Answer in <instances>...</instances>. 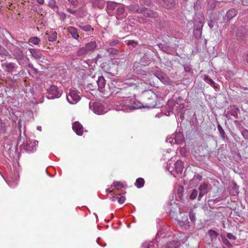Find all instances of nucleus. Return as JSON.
Segmentation results:
<instances>
[{
  "label": "nucleus",
  "mask_w": 248,
  "mask_h": 248,
  "mask_svg": "<svg viewBox=\"0 0 248 248\" xmlns=\"http://www.w3.org/2000/svg\"><path fill=\"white\" fill-rule=\"evenodd\" d=\"M204 17L202 13H199L196 15L194 18V31H199L198 34H202V31L204 24Z\"/></svg>",
  "instance_id": "nucleus-3"
},
{
  "label": "nucleus",
  "mask_w": 248,
  "mask_h": 248,
  "mask_svg": "<svg viewBox=\"0 0 248 248\" xmlns=\"http://www.w3.org/2000/svg\"><path fill=\"white\" fill-rule=\"evenodd\" d=\"M142 107V105L140 104L139 103L138 104H137L136 103H134V104L129 106V108H131L132 109H137L139 108H141Z\"/></svg>",
  "instance_id": "nucleus-35"
},
{
  "label": "nucleus",
  "mask_w": 248,
  "mask_h": 248,
  "mask_svg": "<svg viewBox=\"0 0 248 248\" xmlns=\"http://www.w3.org/2000/svg\"><path fill=\"white\" fill-rule=\"evenodd\" d=\"M120 43V41L118 40L113 41L109 43L110 46H115L118 45Z\"/></svg>",
  "instance_id": "nucleus-44"
},
{
  "label": "nucleus",
  "mask_w": 248,
  "mask_h": 248,
  "mask_svg": "<svg viewBox=\"0 0 248 248\" xmlns=\"http://www.w3.org/2000/svg\"><path fill=\"white\" fill-rule=\"evenodd\" d=\"M79 27L80 29H81L82 30L84 31H89L91 29V26L90 25H79Z\"/></svg>",
  "instance_id": "nucleus-32"
},
{
  "label": "nucleus",
  "mask_w": 248,
  "mask_h": 248,
  "mask_svg": "<svg viewBox=\"0 0 248 248\" xmlns=\"http://www.w3.org/2000/svg\"><path fill=\"white\" fill-rule=\"evenodd\" d=\"M107 51L110 54L115 55L118 53V50L114 48H109L107 49Z\"/></svg>",
  "instance_id": "nucleus-30"
},
{
  "label": "nucleus",
  "mask_w": 248,
  "mask_h": 248,
  "mask_svg": "<svg viewBox=\"0 0 248 248\" xmlns=\"http://www.w3.org/2000/svg\"><path fill=\"white\" fill-rule=\"evenodd\" d=\"M161 82H162L163 83H164L165 82H166V80L167 79H168L169 78H158Z\"/></svg>",
  "instance_id": "nucleus-51"
},
{
  "label": "nucleus",
  "mask_w": 248,
  "mask_h": 248,
  "mask_svg": "<svg viewBox=\"0 0 248 248\" xmlns=\"http://www.w3.org/2000/svg\"><path fill=\"white\" fill-rule=\"evenodd\" d=\"M198 191L196 189H194L190 196V198L192 200L195 199L198 195Z\"/></svg>",
  "instance_id": "nucleus-33"
},
{
  "label": "nucleus",
  "mask_w": 248,
  "mask_h": 248,
  "mask_svg": "<svg viewBox=\"0 0 248 248\" xmlns=\"http://www.w3.org/2000/svg\"><path fill=\"white\" fill-rule=\"evenodd\" d=\"M227 237L229 239H231V240H235L236 239V237L233 235L232 233H228L227 234Z\"/></svg>",
  "instance_id": "nucleus-43"
},
{
  "label": "nucleus",
  "mask_w": 248,
  "mask_h": 248,
  "mask_svg": "<svg viewBox=\"0 0 248 248\" xmlns=\"http://www.w3.org/2000/svg\"><path fill=\"white\" fill-rule=\"evenodd\" d=\"M88 52L94 50L96 47V43L95 41L90 42L84 46Z\"/></svg>",
  "instance_id": "nucleus-19"
},
{
  "label": "nucleus",
  "mask_w": 248,
  "mask_h": 248,
  "mask_svg": "<svg viewBox=\"0 0 248 248\" xmlns=\"http://www.w3.org/2000/svg\"><path fill=\"white\" fill-rule=\"evenodd\" d=\"M114 187V189L116 190L120 191L124 187V186L120 182H115L113 183V185L111 186V187Z\"/></svg>",
  "instance_id": "nucleus-21"
},
{
  "label": "nucleus",
  "mask_w": 248,
  "mask_h": 248,
  "mask_svg": "<svg viewBox=\"0 0 248 248\" xmlns=\"http://www.w3.org/2000/svg\"><path fill=\"white\" fill-rule=\"evenodd\" d=\"M127 16L125 8L123 5L120 4L116 8V17L118 20H122Z\"/></svg>",
  "instance_id": "nucleus-5"
},
{
  "label": "nucleus",
  "mask_w": 248,
  "mask_h": 248,
  "mask_svg": "<svg viewBox=\"0 0 248 248\" xmlns=\"http://www.w3.org/2000/svg\"><path fill=\"white\" fill-rule=\"evenodd\" d=\"M46 35L47 36L48 40L49 42H53L57 39V33L56 31H52L50 33H46Z\"/></svg>",
  "instance_id": "nucleus-20"
},
{
  "label": "nucleus",
  "mask_w": 248,
  "mask_h": 248,
  "mask_svg": "<svg viewBox=\"0 0 248 248\" xmlns=\"http://www.w3.org/2000/svg\"><path fill=\"white\" fill-rule=\"evenodd\" d=\"M111 192H112V190H109V193H111Z\"/></svg>",
  "instance_id": "nucleus-60"
},
{
  "label": "nucleus",
  "mask_w": 248,
  "mask_h": 248,
  "mask_svg": "<svg viewBox=\"0 0 248 248\" xmlns=\"http://www.w3.org/2000/svg\"><path fill=\"white\" fill-rule=\"evenodd\" d=\"M124 83L127 84L128 87H124L122 89H120L116 92V96L118 97H127L129 93L128 89V87L131 88L134 90H138L141 93H143V92L149 88V85L146 82L137 81L135 78H126Z\"/></svg>",
  "instance_id": "nucleus-1"
},
{
  "label": "nucleus",
  "mask_w": 248,
  "mask_h": 248,
  "mask_svg": "<svg viewBox=\"0 0 248 248\" xmlns=\"http://www.w3.org/2000/svg\"><path fill=\"white\" fill-rule=\"evenodd\" d=\"M101 56L100 54H98L97 57H96V61L98 60L99 58H101Z\"/></svg>",
  "instance_id": "nucleus-55"
},
{
  "label": "nucleus",
  "mask_w": 248,
  "mask_h": 248,
  "mask_svg": "<svg viewBox=\"0 0 248 248\" xmlns=\"http://www.w3.org/2000/svg\"><path fill=\"white\" fill-rule=\"evenodd\" d=\"M206 193H202V191H200V194H199V197H202L203 196H204L205 194H206Z\"/></svg>",
  "instance_id": "nucleus-52"
},
{
  "label": "nucleus",
  "mask_w": 248,
  "mask_h": 248,
  "mask_svg": "<svg viewBox=\"0 0 248 248\" xmlns=\"http://www.w3.org/2000/svg\"><path fill=\"white\" fill-rule=\"evenodd\" d=\"M179 246L178 241H172L164 244L161 248H178Z\"/></svg>",
  "instance_id": "nucleus-13"
},
{
  "label": "nucleus",
  "mask_w": 248,
  "mask_h": 248,
  "mask_svg": "<svg viewBox=\"0 0 248 248\" xmlns=\"http://www.w3.org/2000/svg\"><path fill=\"white\" fill-rule=\"evenodd\" d=\"M23 61H27V63H28V66L29 67H30L31 68L33 69L35 71V72H36V73L38 72L37 71L36 69H34V68L33 64L30 62V60H29V59L28 58L26 57L25 58L24 60H23Z\"/></svg>",
  "instance_id": "nucleus-34"
},
{
  "label": "nucleus",
  "mask_w": 248,
  "mask_h": 248,
  "mask_svg": "<svg viewBox=\"0 0 248 248\" xmlns=\"http://www.w3.org/2000/svg\"><path fill=\"white\" fill-rule=\"evenodd\" d=\"M217 128L221 135H224L225 134V132L224 130L222 129L220 124H218L217 125Z\"/></svg>",
  "instance_id": "nucleus-42"
},
{
  "label": "nucleus",
  "mask_w": 248,
  "mask_h": 248,
  "mask_svg": "<svg viewBox=\"0 0 248 248\" xmlns=\"http://www.w3.org/2000/svg\"><path fill=\"white\" fill-rule=\"evenodd\" d=\"M88 52L84 46L79 48L77 51V55L78 56H82L86 55Z\"/></svg>",
  "instance_id": "nucleus-23"
},
{
  "label": "nucleus",
  "mask_w": 248,
  "mask_h": 248,
  "mask_svg": "<svg viewBox=\"0 0 248 248\" xmlns=\"http://www.w3.org/2000/svg\"><path fill=\"white\" fill-rule=\"evenodd\" d=\"M29 51L31 54L32 57H33L34 59L37 60L42 59L43 55L40 50L33 48H29Z\"/></svg>",
  "instance_id": "nucleus-11"
},
{
  "label": "nucleus",
  "mask_w": 248,
  "mask_h": 248,
  "mask_svg": "<svg viewBox=\"0 0 248 248\" xmlns=\"http://www.w3.org/2000/svg\"><path fill=\"white\" fill-rule=\"evenodd\" d=\"M67 99L69 103L73 104L74 103L72 102V101L77 102L79 100L80 97L75 91L72 90L70 91L68 95L67 96Z\"/></svg>",
  "instance_id": "nucleus-8"
},
{
  "label": "nucleus",
  "mask_w": 248,
  "mask_h": 248,
  "mask_svg": "<svg viewBox=\"0 0 248 248\" xmlns=\"http://www.w3.org/2000/svg\"><path fill=\"white\" fill-rule=\"evenodd\" d=\"M69 33L72 35V37L75 39H78L79 35L78 33V31L76 28L73 27H69L68 28Z\"/></svg>",
  "instance_id": "nucleus-15"
},
{
  "label": "nucleus",
  "mask_w": 248,
  "mask_h": 248,
  "mask_svg": "<svg viewBox=\"0 0 248 248\" xmlns=\"http://www.w3.org/2000/svg\"><path fill=\"white\" fill-rule=\"evenodd\" d=\"M128 9L130 11L134 13H140L142 11V8H139L138 5H131L128 7Z\"/></svg>",
  "instance_id": "nucleus-22"
},
{
  "label": "nucleus",
  "mask_w": 248,
  "mask_h": 248,
  "mask_svg": "<svg viewBox=\"0 0 248 248\" xmlns=\"http://www.w3.org/2000/svg\"><path fill=\"white\" fill-rule=\"evenodd\" d=\"M67 11L71 13V14H74L76 13V11L75 10H72V9H67Z\"/></svg>",
  "instance_id": "nucleus-47"
},
{
  "label": "nucleus",
  "mask_w": 248,
  "mask_h": 248,
  "mask_svg": "<svg viewBox=\"0 0 248 248\" xmlns=\"http://www.w3.org/2000/svg\"><path fill=\"white\" fill-rule=\"evenodd\" d=\"M140 13L142 14L143 15L146 17L155 18L157 16V14L156 13L147 8H142V11Z\"/></svg>",
  "instance_id": "nucleus-12"
},
{
  "label": "nucleus",
  "mask_w": 248,
  "mask_h": 248,
  "mask_svg": "<svg viewBox=\"0 0 248 248\" xmlns=\"http://www.w3.org/2000/svg\"><path fill=\"white\" fill-rule=\"evenodd\" d=\"M198 33H199V31H196V32H195V31H194V33L196 35V37H200L201 35H201H199Z\"/></svg>",
  "instance_id": "nucleus-53"
},
{
  "label": "nucleus",
  "mask_w": 248,
  "mask_h": 248,
  "mask_svg": "<svg viewBox=\"0 0 248 248\" xmlns=\"http://www.w3.org/2000/svg\"><path fill=\"white\" fill-rule=\"evenodd\" d=\"M118 197H115V196H113L112 198V201L113 202H115L116 200H118Z\"/></svg>",
  "instance_id": "nucleus-54"
},
{
  "label": "nucleus",
  "mask_w": 248,
  "mask_h": 248,
  "mask_svg": "<svg viewBox=\"0 0 248 248\" xmlns=\"http://www.w3.org/2000/svg\"><path fill=\"white\" fill-rule=\"evenodd\" d=\"M189 216L192 222H193L196 220L195 215L192 212L190 211Z\"/></svg>",
  "instance_id": "nucleus-39"
},
{
  "label": "nucleus",
  "mask_w": 248,
  "mask_h": 248,
  "mask_svg": "<svg viewBox=\"0 0 248 248\" xmlns=\"http://www.w3.org/2000/svg\"><path fill=\"white\" fill-rule=\"evenodd\" d=\"M98 78H103V77H102V76H99Z\"/></svg>",
  "instance_id": "nucleus-61"
},
{
  "label": "nucleus",
  "mask_w": 248,
  "mask_h": 248,
  "mask_svg": "<svg viewBox=\"0 0 248 248\" xmlns=\"http://www.w3.org/2000/svg\"><path fill=\"white\" fill-rule=\"evenodd\" d=\"M125 200V198L124 196H121L118 197V202L119 203L122 204L123 203Z\"/></svg>",
  "instance_id": "nucleus-41"
},
{
  "label": "nucleus",
  "mask_w": 248,
  "mask_h": 248,
  "mask_svg": "<svg viewBox=\"0 0 248 248\" xmlns=\"http://www.w3.org/2000/svg\"><path fill=\"white\" fill-rule=\"evenodd\" d=\"M99 88H103L106 84L105 78H98L97 80L96 81Z\"/></svg>",
  "instance_id": "nucleus-26"
},
{
  "label": "nucleus",
  "mask_w": 248,
  "mask_h": 248,
  "mask_svg": "<svg viewBox=\"0 0 248 248\" xmlns=\"http://www.w3.org/2000/svg\"><path fill=\"white\" fill-rule=\"evenodd\" d=\"M209 186L206 183H204L203 185H201L199 187L200 191H202L203 193H207L208 192Z\"/></svg>",
  "instance_id": "nucleus-27"
},
{
  "label": "nucleus",
  "mask_w": 248,
  "mask_h": 248,
  "mask_svg": "<svg viewBox=\"0 0 248 248\" xmlns=\"http://www.w3.org/2000/svg\"><path fill=\"white\" fill-rule=\"evenodd\" d=\"M184 69L186 73H190L191 72V68L188 65H184Z\"/></svg>",
  "instance_id": "nucleus-40"
},
{
  "label": "nucleus",
  "mask_w": 248,
  "mask_h": 248,
  "mask_svg": "<svg viewBox=\"0 0 248 248\" xmlns=\"http://www.w3.org/2000/svg\"><path fill=\"white\" fill-rule=\"evenodd\" d=\"M155 1H156L157 2H158L159 3V0H155Z\"/></svg>",
  "instance_id": "nucleus-59"
},
{
  "label": "nucleus",
  "mask_w": 248,
  "mask_h": 248,
  "mask_svg": "<svg viewBox=\"0 0 248 248\" xmlns=\"http://www.w3.org/2000/svg\"><path fill=\"white\" fill-rule=\"evenodd\" d=\"M175 171L178 173H182L183 170V162L181 160H177L174 164Z\"/></svg>",
  "instance_id": "nucleus-14"
},
{
  "label": "nucleus",
  "mask_w": 248,
  "mask_h": 248,
  "mask_svg": "<svg viewBox=\"0 0 248 248\" xmlns=\"http://www.w3.org/2000/svg\"><path fill=\"white\" fill-rule=\"evenodd\" d=\"M184 0V1H187V0Z\"/></svg>",
  "instance_id": "nucleus-63"
},
{
  "label": "nucleus",
  "mask_w": 248,
  "mask_h": 248,
  "mask_svg": "<svg viewBox=\"0 0 248 248\" xmlns=\"http://www.w3.org/2000/svg\"><path fill=\"white\" fill-rule=\"evenodd\" d=\"M7 183L8 184V185H9V186H10V184H9L7 182Z\"/></svg>",
  "instance_id": "nucleus-62"
},
{
  "label": "nucleus",
  "mask_w": 248,
  "mask_h": 248,
  "mask_svg": "<svg viewBox=\"0 0 248 248\" xmlns=\"http://www.w3.org/2000/svg\"><path fill=\"white\" fill-rule=\"evenodd\" d=\"M47 92L48 94V97L49 98H58L61 95L58 88L54 85L51 86L48 89Z\"/></svg>",
  "instance_id": "nucleus-6"
},
{
  "label": "nucleus",
  "mask_w": 248,
  "mask_h": 248,
  "mask_svg": "<svg viewBox=\"0 0 248 248\" xmlns=\"http://www.w3.org/2000/svg\"><path fill=\"white\" fill-rule=\"evenodd\" d=\"M12 54L15 57V58L17 61L20 64H24L23 60H24L25 57L23 51L20 48L17 46H14L12 51Z\"/></svg>",
  "instance_id": "nucleus-4"
},
{
  "label": "nucleus",
  "mask_w": 248,
  "mask_h": 248,
  "mask_svg": "<svg viewBox=\"0 0 248 248\" xmlns=\"http://www.w3.org/2000/svg\"><path fill=\"white\" fill-rule=\"evenodd\" d=\"M93 108L94 112L98 114H101L104 110L103 106L98 103H94Z\"/></svg>",
  "instance_id": "nucleus-16"
},
{
  "label": "nucleus",
  "mask_w": 248,
  "mask_h": 248,
  "mask_svg": "<svg viewBox=\"0 0 248 248\" xmlns=\"http://www.w3.org/2000/svg\"><path fill=\"white\" fill-rule=\"evenodd\" d=\"M159 4L161 5L163 7L168 9L173 8L175 5L173 0H159Z\"/></svg>",
  "instance_id": "nucleus-10"
},
{
  "label": "nucleus",
  "mask_w": 248,
  "mask_h": 248,
  "mask_svg": "<svg viewBox=\"0 0 248 248\" xmlns=\"http://www.w3.org/2000/svg\"><path fill=\"white\" fill-rule=\"evenodd\" d=\"M72 128L78 136H81L83 133V126L78 122H75L73 124Z\"/></svg>",
  "instance_id": "nucleus-9"
},
{
  "label": "nucleus",
  "mask_w": 248,
  "mask_h": 248,
  "mask_svg": "<svg viewBox=\"0 0 248 248\" xmlns=\"http://www.w3.org/2000/svg\"><path fill=\"white\" fill-rule=\"evenodd\" d=\"M204 79L205 81H206L207 83L210 84L215 88H217V85L213 81V80L212 79V78H204Z\"/></svg>",
  "instance_id": "nucleus-31"
},
{
  "label": "nucleus",
  "mask_w": 248,
  "mask_h": 248,
  "mask_svg": "<svg viewBox=\"0 0 248 248\" xmlns=\"http://www.w3.org/2000/svg\"><path fill=\"white\" fill-rule=\"evenodd\" d=\"M61 16H62V19L64 20L66 18V14L64 13H62V14Z\"/></svg>",
  "instance_id": "nucleus-50"
},
{
  "label": "nucleus",
  "mask_w": 248,
  "mask_h": 248,
  "mask_svg": "<svg viewBox=\"0 0 248 248\" xmlns=\"http://www.w3.org/2000/svg\"><path fill=\"white\" fill-rule=\"evenodd\" d=\"M120 4L114 2H109L108 3L107 8L108 10H113L115 8L116 9Z\"/></svg>",
  "instance_id": "nucleus-25"
},
{
  "label": "nucleus",
  "mask_w": 248,
  "mask_h": 248,
  "mask_svg": "<svg viewBox=\"0 0 248 248\" xmlns=\"http://www.w3.org/2000/svg\"><path fill=\"white\" fill-rule=\"evenodd\" d=\"M71 4L74 6H77L78 4V0H68Z\"/></svg>",
  "instance_id": "nucleus-45"
},
{
  "label": "nucleus",
  "mask_w": 248,
  "mask_h": 248,
  "mask_svg": "<svg viewBox=\"0 0 248 248\" xmlns=\"http://www.w3.org/2000/svg\"><path fill=\"white\" fill-rule=\"evenodd\" d=\"M196 179L198 180L199 181H202V176L200 175H198L196 176Z\"/></svg>",
  "instance_id": "nucleus-48"
},
{
  "label": "nucleus",
  "mask_w": 248,
  "mask_h": 248,
  "mask_svg": "<svg viewBox=\"0 0 248 248\" xmlns=\"http://www.w3.org/2000/svg\"><path fill=\"white\" fill-rule=\"evenodd\" d=\"M211 5H212V6H213V8H214L215 7V3H214V2H213L212 3Z\"/></svg>",
  "instance_id": "nucleus-58"
},
{
  "label": "nucleus",
  "mask_w": 248,
  "mask_h": 248,
  "mask_svg": "<svg viewBox=\"0 0 248 248\" xmlns=\"http://www.w3.org/2000/svg\"><path fill=\"white\" fill-rule=\"evenodd\" d=\"M208 25L211 28L213 27V25L211 23H209Z\"/></svg>",
  "instance_id": "nucleus-56"
},
{
  "label": "nucleus",
  "mask_w": 248,
  "mask_h": 248,
  "mask_svg": "<svg viewBox=\"0 0 248 248\" xmlns=\"http://www.w3.org/2000/svg\"><path fill=\"white\" fill-rule=\"evenodd\" d=\"M209 234H210V236H211L212 237H216L218 235L217 233L213 230H209Z\"/></svg>",
  "instance_id": "nucleus-38"
},
{
  "label": "nucleus",
  "mask_w": 248,
  "mask_h": 248,
  "mask_svg": "<svg viewBox=\"0 0 248 248\" xmlns=\"http://www.w3.org/2000/svg\"><path fill=\"white\" fill-rule=\"evenodd\" d=\"M126 44L127 46H132L135 47L138 45V43L134 40H129Z\"/></svg>",
  "instance_id": "nucleus-36"
},
{
  "label": "nucleus",
  "mask_w": 248,
  "mask_h": 248,
  "mask_svg": "<svg viewBox=\"0 0 248 248\" xmlns=\"http://www.w3.org/2000/svg\"><path fill=\"white\" fill-rule=\"evenodd\" d=\"M247 76H248V75H247Z\"/></svg>",
  "instance_id": "nucleus-64"
},
{
  "label": "nucleus",
  "mask_w": 248,
  "mask_h": 248,
  "mask_svg": "<svg viewBox=\"0 0 248 248\" xmlns=\"http://www.w3.org/2000/svg\"><path fill=\"white\" fill-rule=\"evenodd\" d=\"M245 33V30H243L242 29L239 30L236 33V37L237 40L239 41H244L246 40V37Z\"/></svg>",
  "instance_id": "nucleus-17"
},
{
  "label": "nucleus",
  "mask_w": 248,
  "mask_h": 248,
  "mask_svg": "<svg viewBox=\"0 0 248 248\" xmlns=\"http://www.w3.org/2000/svg\"><path fill=\"white\" fill-rule=\"evenodd\" d=\"M144 185V180L142 178H139L136 180L135 186L138 188H141Z\"/></svg>",
  "instance_id": "nucleus-24"
},
{
  "label": "nucleus",
  "mask_w": 248,
  "mask_h": 248,
  "mask_svg": "<svg viewBox=\"0 0 248 248\" xmlns=\"http://www.w3.org/2000/svg\"><path fill=\"white\" fill-rule=\"evenodd\" d=\"M1 67L8 72H14L16 71L17 65L14 62H6L1 63Z\"/></svg>",
  "instance_id": "nucleus-7"
},
{
  "label": "nucleus",
  "mask_w": 248,
  "mask_h": 248,
  "mask_svg": "<svg viewBox=\"0 0 248 248\" xmlns=\"http://www.w3.org/2000/svg\"><path fill=\"white\" fill-rule=\"evenodd\" d=\"M0 55L7 56L10 58L11 57V56L9 53L3 46L1 45H0Z\"/></svg>",
  "instance_id": "nucleus-29"
},
{
  "label": "nucleus",
  "mask_w": 248,
  "mask_h": 248,
  "mask_svg": "<svg viewBox=\"0 0 248 248\" xmlns=\"http://www.w3.org/2000/svg\"><path fill=\"white\" fill-rule=\"evenodd\" d=\"M36 0L40 4H43L44 3V0Z\"/></svg>",
  "instance_id": "nucleus-49"
},
{
  "label": "nucleus",
  "mask_w": 248,
  "mask_h": 248,
  "mask_svg": "<svg viewBox=\"0 0 248 248\" xmlns=\"http://www.w3.org/2000/svg\"><path fill=\"white\" fill-rule=\"evenodd\" d=\"M222 241L224 244L229 247H232V245L229 242V241L226 238H222Z\"/></svg>",
  "instance_id": "nucleus-37"
},
{
  "label": "nucleus",
  "mask_w": 248,
  "mask_h": 248,
  "mask_svg": "<svg viewBox=\"0 0 248 248\" xmlns=\"http://www.w3.org/2000/svg\"><path fill=\"white\" fill-rule=\"evenodd\" d=\"M29 42L35 45H38L40 42V39L37 37H32L29 39Z\"/></svg>",
  "instance_id": "nucleus-28"
},
{
  "label": "nucleus",
  "mask_w": 248,
  "mask_h": 248,
  "mask_svg": "<svg viewBox=\"0 0 248 248\" xmlns=\"http://www.w3.org/2000/svg\"><path fill=\"white\" fill-rule=\"evenodd\" d=\"M237 14V11L234 9H231L227 11L226 17L227 18L228 20H230L234 17Z\"/></svg>",
  "instance_id": "nucleus-18"
},
{
  "label": "nucleus",
  "mask_w": 248,
  "mask_h": 248,
  "mask_svg": "<svg viewBox=\"0 0 248 248\" xmlns=\"http://www.w3.org/2000/svg\"><path fill=\"white\" fill-rule=\"evenodd\" d=\"M155 76L156 77V78H164V76L161 73H160L159 72L158 73H156L155 74Z\"/></svg>",
  "instance_id": "nucleus-46"
},
{
  "label": "nucleus",
  "mask_w": 248,
  "mask_h": 248,
  "mask_svg": "<svg viewBox=\"0 0 248 248\" xmlns=\"http://www.w3.org/2000/svg\"><path fill=\"white\" fill-rule=\"evenodd\" d=\"M246 60L247 62L248 63V53L247 54V55L246 56Z\"/></svg>",
  "instance_id": "nucleus-57"
},
{
  "label": "nucleus",
  "mask_w": 248,
  "mask_h": 248,
  "mask_svg": "<svg viewBox=\"0 0 248 248\" xmlns=\"http://www.w3.org/2000/svg\"><path fill=\"white\" fill-rule=\"evenodd\" d=\"M147 89L143 94V104H142L143 108H153L157 104V95L151 90L147 91Z\"/></svg>",
  "instance_id": "nucleus-2"
}]
</instances>
